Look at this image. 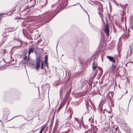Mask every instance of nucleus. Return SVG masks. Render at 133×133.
<instances>
[{
    "label": "nucleus",
    "instance_id": "nucleus-4",
    "mask_svg": "<svg viewBox=\"0 0 133 133\" xmlns=\"http://www.w3.org/2000/svg\"><path fill=\"white\" fill-rule=\"evenodd\" d=\"M64 8L63 7L62 5H59L56 8L55 12V15H57L58 13H59Z\"/></svg>",
    "mask_w": 133,
    "mask_h": 133
},
{
    "label": "nucleus",
    "instance_id": "nucleus-13",
    "mask_svg": "<svg viewBox=\"0 0 133 133\" xmlns=\"http://www.w3.org/2000/svg\"><path fill=\"white\" fill-rule=\"evenodd\" d=\"M31 6H33L36 4V1L35 0H31L30 1Z\"/></svg>",
    "mask_w": 133,
    "mask_h": 133
},
{
    "label": "nucleus",
    "instance_id": "nucleus-19",
    "mask_svg": "<svg viewBox=\"0 0 133 133\" xmlns=\"http://www.w3.org/2000/svg\"><path fill=\"white\" fill-rule=\"evenodd\" d=\"M72 114H71L70 115V119H71L72 118Z\"/></svg>",
    "mask_w": 133,
    "mask_h": 133
},
{
    "label": "nucleus",
    "instance_id": "nucleus-25",
    "mask_svg": "<svg viewBox=\"0 0 133 133\" xmlns=\"http://www.w3.org/2000/svg\"><path fill=\"white\" fill-rule=\"evenodd\" d=\"M1 21V19L0 18V22Z\"/></svg>",
    "mask_w": 133,
    "mask_h": 133
},
{
    "label": "nucleus",
    "instance_id": "nucleus-1",
    "mask_svg": "<svg viewBox=\"0 0 133 133\" xmlns=\"http://www.w3.org/2000/svg\"><path fill=\"white\" fill-rule=\"evenodd\" d=\"M55 12L54 11H50L45 13L44 14L50 20L52 19L55 16Z\"/></svg>",
    "mask_w": 133,
    "mask_h": 133
},
{
    "label": "nucleus",
    "instance_id": "nucleus-14",
    "mask_svg": "<svg viewBox=\"0 0 133 133\" xmlns=\"http://www.w3.org/2000/svg\"><path fill=\"white\" fill-rule=\"evenodd\" d=\"M29 56L31 53H33L34 52V49L33 48H30L29 49Z\"/></svg>",
    "mask_w": 133,
    "mask_h": 133
},
{
    "label": "nucleus",
    "instance_id": "nucleus-12",
    "mask_svg": "<svg viewBox=\"0 0 133 133\" xmlns=\"http://www.w3.org/2000/svg\"><path fill=\"white\" fill-rule=\"evenodd\" d=\"M46 126H47V125H43V126H42V127L41 128V130L39 131V133H42L43 130H44L45 128L46 127Z\"/></svg>",
    "mask_w": 133,
    "mask_h": 133
},
{
    "label": "nucleus",
    "instance_id": "nucleus-7",
    "mask_svg": "<svg viewBox=\"0 0 133 133\" xmlns=\"http://www.w3.org/2000/svg\"><path fill=\"white\" fill-rule=\"evenodd\" d=\"M106 57L108 58L110 61L112 62V63L115 64L116 63V60L113 57L111 56H107Z\"/></svg>",
    "mask_w": 133,
    "mask_h": 133
},
{
    "label": "nucleus",
    "instance_id": "nucleus-3",
    "mask_svg": "<svg viewBox=\"0 0 133 133\" xmlns=\"http://www.w3.org/2000/svg\"><path fill=\"white\" fill-rule=\"evenodd\" d=\"M104 31L106 33V36H109V28L107 20V24L104 27Z\"/></svg>",
    "mask_w": 133,
    "mask_h": 133
},
{
    "label": "nucleus",
    "instance_id": "nucleus-20",
    "mask_svg": "<svg viewBox=\"0 0 133 133\" xmlns=\"http://www.w3.org/2000/svg\"><path fill=\"white\" fill-rule=\"evenodd\" d=\"M132 51H131V52L133 53V47L132 46Z\"/></svg>",
    "mask_w": 133,
    "mask_h": 133
},
{
    "label": "nucleus",
    "instance_id": "nucleus-15",
    "mask_svg": "<svg viewBox=\"0 0 133 133\" xmlns=\"http://www.w3.org/2000/svg\"><path fill=\"white\" fill-rule=\"evenodd\" d=\"M48 56L47 55H46L45 56V62L46 64H47V61H48Z\"/></svg>",
    "mask_w": 133,
    "mask_h": 133
},
{
    "label": "nucleus",
    "instance_id": "nucleus-17",
    "mask_svg": "<svg viewBox=\"0 0 133 133\" xmlns=\"http://www.w3.org/2000/svg\"><path fill=\"white\" fill-rule=\"evenodd\" d=\"M41 69H44V65H43V63L42 62V64L41 66Z\"/></svg>",
    "mask_w": 133,
    "mask_h": 133
},
{
    "label": "nucleus",
    "instance_id": "nucleus-23",
    "mask_svg": "<svg viewBox=\"0 0 133 133\" xmlns=\"http://www.w3.org/2000/svg\"><path fill=\"white\" fill-rule=\"evenodd\" d=\"M40 15V14H38V15H37V16H38L39 15Z\"/></svg>",
    "mask_w": 133,
    "mask_h": 133
},
{
    "label": "nucleus",
    "instance_id": "nucleus-28",
    "mask_svg": "<svg viewBox=\"0 0 133 133\" xmlns=\"http://www.w3.org/2000/svg\"><path fill=\"white\" fill-rule=\"evenodd\" d=\"M69 103V102H68V104Z\"/></svg>",
    "mask_w": 133,
    "mask_h": 133
},
{
    "label": "nucleus",
    "instance_id": "nucleus-9",
    "mask_svg": "<svg viewBox=\"0 0 133 133\" xmlns=\"http://www.w3.org/2000/svg\"><path fill=\"white\" fill-rule=\"evenodd\" d=\"M99 11L98 13L100 15H101L102 14V12H103V8L102 6H100L98 8Z\"/></svg>",
    "mask_w": 133,
    "mask_h": 133
},
{
    "label": "nucleus",
    "instance_id": "nucleus-10",
    "mask_svg": "<svg viewBox=\"0 0 133 133\" xmlns=\"http://www.w3.org/2000/svg\"><path fill=\"white\" fill-rule=\"evenodd\" d=\"M114 63H112V67L110 68V70L112 71H113L116 68V66L114 64Z\"/></svg>",
    "mask_w": 133,
    "mask_h": 133
},
{
    "label": "nucleus",
    "instance_id": "nucleus-26",
    "mask_svg": "<svg viewBox=\"0 0 133 133\" xmlns=\"http://www.w3.org/2000/svg\"><path fill=\"white\" fill-rule=\"evenodd\" d=\"M62 91H61V93H62Z\"/></svg>",
    "mask_w": 133,
    "mask_h": 133
},
{
    "label": "nucleus",
    "instance_id": "nucleus-27",
    "mask_svg": "<svg viewBox=\"0 0 133 133\" xmlns=\"http://www.w3.org/2000/svg\"><path fill=\"white\" fill-rule=\"evenodd\" d=\"M53 5H52V7H53Z\"/></svg>",
    "mask_w": 133,
    "mask_h": 133
},
{
    "label": "nucleus",
    "instance_id": "nucleus-2",
    "mask_svg": "<svg viewBox=\"0 0 133 133\" xmlns=\"http://www.w3.org/2000/svg\"><path fill=\"white\" fill-rule=\"evenodd\" d=\"M37 60L35 64V66L36 70H38L40 66V62H42V60L41 57L40 56L38 57V59H37Z\"/></svg>",
    "mask_w": 133,
    "mask_h": 133
},
{
    "label": "nucleus",
    "instance_id": "nucleus-21",
    "mask_svg": "<svg viewBox=\"0 0 133 133\" xmlns=\"http://www.w3.org/2000/svg\"><path fill=\"white\" fill-rule=\"evenodd\" d=\"M118 127L116 128H115V131H117L118 130Z\"/></svg>",
    "mask_w": 133,
    "mask_h": 133
},
{
    "label": "nucleus",
    "instance_id": "nucleus-6",
    "mask_svg": "<svg viewBox=\"0 0 133 133\" xmlns=\"http://www.w3.org/2000/svg\"><path fill=\"white\" fill-rule=\"evenodd\" d=\"M66 101V100H64L59 105V107L57 111V113H58L59 111L63 108V106L65 104Z\"/></svg>",
    "mask_w": 133,
    "mask_h": 133
},
{
    "label": "nucleus",
    "instance_id": "nucleus-16",
    "mask_svg": "<svg viewBox=\"0 0 133 133\" xmlns=\"http://www.w3.org/2000/svg\"><path fill=\"white\" fill-rule=\"evenodd\" d=\"M27 59V57L26 54H25L23 56V59L24 60L26 61Z\"/></svg>",
    "mask_w": 133,
    "mask_h": 133
},
{
    "label": "nucleus",
    "instance_id": "nucleus-22",
    "mask_svg": "<svg viewBox=\"0 0 133 133\" xmlns=\"http://www.w3.org/2000/svg\"><path fill=\"white\" fill-rule=\"evenodd\" d=\"M130 133H133V130H132L130 132Z\"/></svg>",
    "mask_w": 133,
    "mask_h": 133
},
{
    "label": "nucleus",
    "instance_id": "nucleus-18",
    "mask_svg": "<svg viewBox=\"0 0 133 133\" xmlns=\"http://www.w3.org/2000/svg\"><path fill=\"white\" fill-rule=\"evenodd\" d=\"M95 129H97V128H96V127H95L94 128V129H95ZM94 133H96V131H95V130H94Z\"/></svg>",
    "mask_w": 133,
    "mask_h": 133
},
{
    "label": "nucleus",
    "instance_id": "nucleus-8",
    "mask_svg": "<svg viewBox=\"0 0 133 133\" xmlns=\"http://www.w3.org/2000/svg\"><path fill=\"white\" fill-rule=\"evenodd\" d=\"M114 93L113 92H109L108 93L107 96V99L111 100L112 97H113L112 94Z\"/></svg>",
    "mask_w": 133,
    "mask_h": 133
},
{
    "label": "nucleus",
    "instance_id": "nucleus-11",
    "mask_svg": "<svg viewBox=\"0 0 133 133\" xmlns=\"http://www.w3.org/2000/svg\"><path fill=\"white\" fill-rule=\"evenodd\" d=\"M92 69L95 71V70L96 69V68L97 67V64L95 63L94 62L92 64Z\"/></svg>",
    "mask_w": 133,
    "mask_h": 133
},
{
    "label": "nucleus",
    "instance_id": "nucleus-5",
    "mask_svg": "<svg viewBox=\"0 0 133 133\" xmlns=\"http://www.w3.org/2000/svg\"><path fill=\"white\" fill-rule=\"evenodd\" d=\"M120 110L125 114H127L128 112V108L127 107L123 106L119 109Z\"/></svg>",
    "mask_w": 133,
    "mask_h": 133
},
{
    "label": "nucleus",
    "instance_id": "nucleus-24",
    "mask_svg": "<svg viewBox=\"0 0 133 133\" xmlns=\"http://www.w3.org/2000/svg\"><path fill=\"white\" fill-rule=\"evenodd\" d=\"M96 74H96H96H95V76L96 75Z\"/></svg>",
    "mask_w": 133,
    "mask_h": 133
}]
</instances>
